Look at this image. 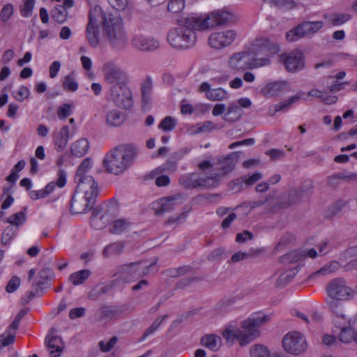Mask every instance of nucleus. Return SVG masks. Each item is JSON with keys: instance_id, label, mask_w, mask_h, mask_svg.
Masks as SVG:
<instances>
[{"instance_id": "46", "label": "nucleus", "mask_w": 357, "mask_h": 357, "mask_svg": "<svg viewBox=\"0 0 357 357\" xmlns=\"http://www.w3.org/2000/svg\"><path fill=\"white\" fill-rule=\"evenodd\" d=\"M296 275V270L289 269L280 275L278 278L277 284L278 286L284 287L291 281Z\"/></svg>"}, {"instance_id": "31", "label": "nucleus", "mask_w": 357, "mask_h": 357, "mask_svg": "<svg viewBox=\"0 0 357 357\" xmlns=\"http://www.w3.org/2000/svg\"><path fill=\"white\" fill-rule=\"evenodd\" d=\"M153 82L151 77H148L141 84L142 103L144 106L151 105L152 100Z\"/></svg>"}, {"instance_id": "11", "label": "nucleus", "mask_w": 357, "mask_h": 357, "mask_svg": "<svg viewBox=\"0 0 357 357\" xmlns=\"http://www.w3.org/2000/svg\"><path fill=\"white\" fill-rule=\"evenodd\" d=\"M110 96L115 105L120 108L128 109L132 106V92L128 84L111 86Z\"/></svg>"}, {"instance_id": "3", "label": "nucleus", "mask_w": 357, "mask_h": 357, "mask_svg": "<svg viewBox=\"0 0 357 357\" xmlns=\"http://www.w3.org/2000/svg\"><path fill=\"white\" fill-rule=\"evenodd\" d=\"M280 52V44L266 37L256 38L249 49V52L253 55L255 61V66L259 68L271 65V59Z\"/></svg>"}, {"instance_id": "45", "label": "nucleus", "mask_w": 357, "mask_h": 357, "mask_svg": "<svg viewBox=\"0 0 357 357\" xmlns=\"http://www.w3.org/2000/svg\"><path fill=\"white\" fill-rule=\"evenodd\" d=\"M206 98L212 101H220L228 98V93L222 88L212 89L208 92Z\"/></svg>"}, {"instance_id": "21", "label": "nucleus", "mask_w": 357, "mask_h": 357, "mask_svg": "<svg viewBox=\"0 0 357 357\" xmlns=\"http://www.w3.org/2000/svg\"><path fill=\"white\" fill-rule=\"evenodd\" d=\"M291 91L290 84L287 81H276L267 84L263 89V94L268 98L278 96L281 93Z\"/></svg>"}, {"instance_id": "50", "label": "nucleus", "mask_w": 357, "mask_h": 357, "mask_svg": "<svg viewBox=\"0 0 357 357\" xmlns=\"http://www.w3.org/2000/svg\"><path fill=\"white\" fill-rule=\"evenodd\" d=\"M185 8V0H169L167 10L172 13H178Z\"/></svg>"}, {"instance_id": "58", "label": "nucleus", "mask_w": 357, "mask_h": 357, "mask_svg": "<svg viewBox=\"0 0 357 357\" xmlns=\"http://www.w3.org/2000/svg\"><path fill=\"white\" fill-rule=\"evenodd\" d=\"M339 263L337 261H331L328 264L325 265L324 267L320 268L319 271H316L314 275H328L331 273L335 272L336 270L339 268Z\"/></svg>"}, {"instance_id": "27", "label": "nucleus", "mask_w": 357, "mask_h": 357, "mask_svg": "<svg viewBox=\"0 0 357 357\" xmlns=\"http://www.w3.org/2000/svg\"><path fill=\"white\" fill-rule=\"evenodd\" d=\"M94 204L95 203H90L84 195L81 201H78L75 197H73L70 208L74 214H82L90 210Z\"/></svg>"}, {"instance_id": "2", "label": "nucleus", "mask_w": 357, "mask_h": 357, "mask_svg": "<svg viewBox=\"0 0 357 357\" xmlns=\"http://www.w3.org/2000/svg\"><path fill=\"white\" fill-rule=\"evenodd\" d=\"M139 153V148L133 144H119L105 155L103 166L108 173L121 174L132 167Z\"/></svg>"}, {"instance_id": "62", "label": "nucleus", "mask_w": 357, "mask_h": 357, "mask_svg": "<svg viewBox=\"0 0 357 357\" xmlns=\"http://www.w3.org/2000/svg\"><path fill=\"white\" fill-rule=\"evenodd\" d=\"M20 282L21 280L18 276H13L6 286V291L9 294L15 292L20 287Z\"/></svg>"}, {"instance_id": "19", "label": "nucleus", "mask_w": 357, "mask_h": 357, "mask_svg": "<svg viewBox=\"0 0 357 357\" xmlns=\"http://www.w3.org/2000/svg\"><path fill=\"white\" fill-rule=\"evenodd\" d=\"M178 195L160 198L151 204V208L158 216L174 210Z\"/></svg>"}, {"instance_id": "23", "label": "nucleus", "mask_w": 357, "mask_h": 357, "mask_svg": "<svg viewBox=\"0 0 357 357\" xmlns=\"http://www.w3.org/2000/svg\"><path fill=\"white\" fill-rule=\"evenodd\" d=\"M74 0H64L63 5H58L51 10L52 19L59 24L65 22L68 18V9L74 6Z\"/></svg>"}, {"instance_id": "48", "label": "nucleus", "mask_w": 357, "mask_h": 357, "mask_svg": "<svg viewBox=\"0 0 357 357\" xmlns=\"http://www.w3.org/2000/svg\"><path fill=\"white\" fill-rule=\"evenodd\" d=\"M63 87L68 91L74 92L78 89V83L76 82L73 74H70L64 77Z\"/></svg>"}, {"instance_id": "7", "label": "nucleus", "mask_w": 357, "mask_h": 357, "mask_svg": "<svg viewBox=\"0 0 357 357\" xmlns=\"http://www.w3.org/2000/svg\"><path fill=\"white\" fill-rule=\"evenodd\" d=\"M102 73L105 82L112 84V86H119L128 83V73L112 61H107L103 64Z\"/></svg>"}, {"instance_id": "49", "label": "nucleus", "mask_w": 357, "mask_h": 357, "mask_svg": "<svg viewBox=\"0 0 357 357\" xmlns=\"http://www.w3.org/2000/svg\"><path fill=\"white\" fill-rule=\"evenodd\" d=\"M251 357H269V351L266 347L255 344L250 349Z\"/></svg>"}, {"instance_id": "22", "label": "nucleus", "mask_w": 357, "mask_h": 357, "mask_svg": "<svg viewBox=\"0 0 357 357\" xmlns=\"http://www.w3.org/2000/svg\"><path fill=\"white\" fill-rule=\"evenodd\" d=\"M132 45L142 51H153L159 47V42L151 37L137 35L132 39Z\"/></svg>"}, {"instance_id": "8", "label": "nucleus", "mask_w": 357, "mask_h": 357, "mask_svg": "<svg viewBox=\"0 0 357 357\" xmlns=\"http://www.w3.org/2000/svg\"><path fill=\"white\" fill-rule=\"evenodd\" d=\"M237 32L234 29H222L211 33L208 38V45L217 50L231 46L237 38Z\"/></svg>"}, {"instance_id": "28", "label": "nucleus", "mask_w": 357, "mask_h": 357, "mask_svg": "<svg viewBox=\"0 0 357 357\" xmlns=\"http://www.w3.org/2000/svg\"><path fill=\"white\" fill-rule=\"evenodd\" d=\"M46 344L51 357H59L63 351V342L61 337L52 336L46 337Z\"/></svg>"}, {"instance_id": "39", "label": "nucleus", "mask_w": 357, "mask_h": 357, "mask_svg": "<svg viewBox=\"0 0 357 357\" xmlns=\"http://www.w3.org/2000/svg\"><path fill=\"white\" fill-rule=\"evenodd\" d=\"M91 275L89 269H83L72 273L69 277V280L75 286L82 284Z\"/></svg>"}, {"instance_id": "51", "label": "nucleus", "mask_w": 357, "mask_h": 357, "mask_svg": "<svg viewBox=\"0 0 357 357\" xmlns=\"http://www.w3.org/2000/svg\"><path fill=\"white\" fill-rule=\"evenodd\" d=\"M129 223L122 219H119L113 222L110 231L112 234H119L124 231L128 227Z\"/></svg>"}, {"instance_id": "4", "label": "nucleus", "mask_w": 357, "mask_h": 357, "mask_svg": "<svg viewBox=\"0 0 357 357\" xmlns=\"http://www.w3.org/2000/svg\"><path fill=\"white\" fill-rule=\"evenodd\" d=\"M91 167V160L84 159L78 167L75 181L77 183L76 190L83 192L90 203H96L98 195V186L93 177L88 174Z\"/></svg>"}, {"instance_id": "44", "label": "nucleus", "mask_w": 357, "mask_h": 357, "mask_svg": "<svg viewBox=\"0 0 357 357\" xmlns=\"http://www.w3.org/2000/svg\"><path fill=\"white\" fill-rule=\"evenodd\" d=\"M36 0H23L22 4L20 5V13L23 17H30L34 9Z\"/></svg>"}, {"instance_id": "64", "label": "nucleus", "mask_w": 357, "mask_h": 357, "mask_svg": "<svg viewBox=\"0 0 357 357\" xmlns=\"http://www.w3.org/2000/svg\"><path fill=\"white\" fill-rule=\"evenodd\" d=\"M117 340V337L116 336H113L107 343H105L103 341H100L98 343V345L102 351L108 352L113 349L114 345L116 344Z\"/></svg>"}, {"instance_id": "55", "label": "nucleus", "mask_w": 357, "mask_h": 357, "mask_svg": "<svg viewBox=\"0 0 357 357\" xmlns=\"http://www.w3.org/2000/svg\"><path fill=\"white\" fill-rule=\"evenodd\" d=\"M178 159V158H176V160L169 159L165 163L161 165L158 169L160 172H167L169 174L175 172L178 168L176 162V160Z\"/></svg>"}, {"instance_id": "52", "label": "nucleus", "mask_w": 357, "mask_h": 357, "mask_svg": "<svg viewBox=\"0 0 357 357\" xmlns=\"http://www.w3.org/2000/svg\"><path fill=\"white\" fill-rule=\"evenodd\" d=\"M303 23L307 35L317 33L324 26V22L322 21L305 22Z\"/></svg>"}, {"instance_id": "5", "label": "nucleus", "mask_w": 357, "mask_h": 357, "mask_svg": "<svg viewBox=\"0 0 357 357\" xmlns=\"http://www.w3.org/2000/svg\"><path fill=\"white\" fill-rule=\"evenodd\" d=\"M220 174L204 176L200 172L185 173L178 179L179 185L186 190L216 188L220 185Z\"/></svg>"}, {"instance_id": "26", "label": "nucleus", "mask_w": 357, "mask_h": 357, "mask_svg": "<svg viewBox=\"0 0 357 357\" xmlns=\"http://www.w3.org/2000/svg\"><path fill=\"white\" fill-rule=\"evenodd\" d=\"M238 155L236 152H233L222 159H218V164L222 165L220 170L222 173H218L217 174H220V178L231 172L235 168L238 160Z\"/></svg>"}, {"instance_id": "56", "label": "nucleus", "mask_w": 357, "mask_h": 357, "mask_svg": "<svg viewBox=\"0 0 357 357\" xmlns=\"http://www.w3.org/2000/svg\"><path fill=\"white\" fill-rule=\"evenodd\" d=\"M14 13V8L11 3H7L3 6L0 12V20L3 22H8Z\"/></svg>"}, {"instance_id": "33", "label": "nucleus", "mask_w": 357, "mask_h": 357, "mask_svg": "<svg viewBox=\"0 0 357 357\" xmlns=\"http://www.w3.org/2000/svg\"><path fill=\"white\" fill-rule=\"evenodd\" d=\"M200 342L202 345L215 351L220 347L221 338L215 334L205 335L201 338Z\"/></svg>"}, {"instance_id": "20", "label": "nucleus", "mask_w": 357, "mask_h": 357, "mask_svg": "<svg viewBox=\"0 0 357 357\" xmlns=\"http://www.w3.org/2000/svg\"><path fill=\"white\" fill-rule=\"evenodd\" d=\"M208 14L211 28L221 26L231 22L233 20V14L225 9H218Z\"/></svg>"}, {"instance_id": "63", "label": "nucleus", "mask_w": 357, "mask_h": 357, "mask_svg": "<svg viewBox=\"0 0 357 357\" xmlns=\"http://www.w3.org/2000/svg\"><path fill=\"white\" fill-rule=\"evenodd\" d=\"M43 291L38 287L33 288V290L28 291L22 298V302L24 304H28L33 298L37 296H40Z\"/></svg>"}, {"instance_id": "16", "label": "nucleus", "mask_w": 357, "mask_h": 357, "mask_svg": "<svg viewBox=\"0 0 357 357\" xmlns=\"http://www.w3.org/2000/svg\"><path fill=\"white\" fill-rule=\"evenodd\" d=\"M269 321L267 315L257 314L243 321L241 327L246 331L250 339L252 341L258 335V328Z\"/></svg>"}, {"instance_id": "24", "label": "nucleus", "mask_w": 357, "mask_h": 357, "mask_svg": "<svg viewBox=\"0 0 357 357\" xmlns=\"http://www.w3.org/2000/svg\"><path fill=\"white\" fill-rule=\"evenodd\" d=\"M222 337L227 341L233 342L234 340L239 342L241 346L248 344L251 342L249 335H248L245 330L241 331L240 329L232 330L231 328H226L222 332Z\"/></svg>"}, {"instance_id": "36", "label": "nucleus", "mask_w": 357, "mask_h": 357, "mask_svg": "<svg viewBox=\"0 0 357 357\" xmlns=\"http://www.w3.org/2000/svg\"><path fill=\"white\" fill-rule=\"evenodd\" d=\"M307 35L304 23L298 24L286 33V39L288 41H296L301 38Z\"/></svg>"}, {"instance_id": "34", "label": "nucleus", "mask_w": 357, "mask_h": 357, "mask_svg": "<svg viewBox=\"0 0 357 357\" xmlns=\"http://www.w3.org/2000/svg\"><path fill=\"white\" fill-rule=\"evenodd\" d=\"M89 148V143L85 138H82L74 142L70 147L72 153L77 157L85 155Z\"/></svg>"}, {"instance_id": "1", "label": "nucleus", "mask_w": 357, "mask_h": 357, "mask_svg": "<svg viewBox=\"0 0 357 357\" xmlns=\"http://www.w3.org/2000/svg\"><path fill=\"white\" fill-rule=\"evenodd\" d=\"M98 23L114 48L122 50L126 47L127 38L120 15L105 12L100 6H96L89 11L86 26V38L92 47H97L100 43Z\"/></svg>"}, {"instance_id": "47", "label": "nucleus", "mask_w": 357, "mask_h": 357, "mask_svg": "<svg viewBox=\"0 0 357 357\" xmlns=\"http://www.w3.org/2000/svg\"><path fill=\"white\" fill-rule=\"evenodd\" d=\"M333 321L335 326L340 329L351 326V321L347 319L344 311L342 313L334 315Z\"/></svg>"}, {"instance_id": "30", "label": "nucleus", "mask_w": 357, "mask_h": 357, "mask_svg": "<svg viewBox=\"0 0 357 357\" xmlns=\"http://www.w3.org/2000/svg\"><path fill=\"white\" fill-rule=\"evenodd\" d=\"M323 17L328 24L334 26H340L351 19L348 13H324Z\"/></svg>"}, {"instance_id": "25", "label": "nucleus", "mask_w": 357, "mask_h": 357, "mask_svg": "<svg viewBox=\"0 0 357 357\" xmlns=\"http://www.w3.org/2000/svg\"><path fill=\"white\" fill-rule=\"evenodd\" d=\"M70 128L68 126H63L59 131L53 132V142L54 148L57 151L64 150L69 139Z\"/></svg>"}, {"instance_id": "40", "label": "nucleus", "mask_w": 357, "mask_h": 357, "mask_svg": "<svg viewBox=\"0 0 357 357\" xmlns=\"http://www.w3.org/2000/svg\"><path fill=\"white\" fill-rule=\"evenodd\" d=\"M124 247L125 245L122 242L111 243L104 248L102 255L105 257H108L112 255H119L123 251Z\"/></svg>"}, {"instance_id": "43", "label": "nucleus", "mask_w": 357, "mask_h": 357, "mask_svg": "<svg viewBox=\"0 0 357 357\" xmlns=\"http://www.w3.org/2000/svg\"><path fill=\"white\" fill-rule=\"evenodd\" d=\"M18 232V229L8 226L3 231L1 236V243L3 245H8Z\"/></svg>"}, {"instance_id": "42", "label": "nucleus", "mask_w": 357, "mask_h": 357, "mask_svg": "<svg viewBox=\"0 0 357 357\" xmlns=\"http://www.w3.org/2000/svg\"><path fill=\"white\" fill-rule=\"evenodd\" d=\"M49 271L46 269L41 270L37 277L35 279V281L32 284V288L38 287L40 289H42L47 284H48L49 282L51 280L50 276L48 275Z\"/></svg>"}, {"instance_id": "35", "label": "nucleus", "mask_w": 357, "mask_h": 357, "mask_svg": "<svg viewBox=\"0 0 357 357\" xmlns=\"http://www.w3.org/2000/svg\"><path fill=\"white\" fill-rule=\"evenodd\" d=\"M303 95H305L304 92L299 91L296 95L290 97L287 100L278 103L275 106V111L273 114L280 111L287 110L293 103H294L295 102L298 101L300 99L303 98L304 100H307L306 98H304L303 96Z\"/></svg>"}, {"instance_id": "37", "label": "nucleus", "mask_w": 357, "mask_h": 357, "mask_svg": "<svg viewBox=\"0 0 357 357\" xmlns=\"http://www.w3.org/2000/svg\"><path fill=\"white\" fill-rule=\"evenodd\" d=\"M26 221V215L25 211H19L10 215L6 220L12 227L17 229L22 226Z\"/></svg>"}, {"instance_id": "32", "label": "nucleus", "mask_w": 357, "mask_h": 357, "mask_svg": "<svg viewBox=\"0 0 357 357\" xmlns=\"http://www.w3.org/2000/svg\"><path fill=\"white\" fill-rule=\"evenodd\" d=\"M242 109L237 105L236 102L231 103L227 109H226V112L224 115V119L228 122H236L243 115Z\"/></svg>"}, {"instance_id": "61", "label": "nucleus", "mask_w": 357, "mask_h": 357, "mask_svg": "<svg viewBox=\"0 0 357 357\" xmlns=\"http://www.w3.org/2000/svg\"><path fill=\"white\" fill-rule=\"evenodd\" d=\"M72 114V105L68 103L61 105L57 109V116L59 119H67Z\"/></svg>"}, {"instance_id": "15", "label": "nucleus", "mask_w": 357, "mask_h": 357, "mask_svg": "<svg viewBox=\"0 0 357 357\" xmlns=\"http://www.w3.org/2000/svg\"><path fill=\"white\" fill-rule=\"evenodd\" d=\"M279 57L289 72H296L304 68L303 56L301 52L282 54Z\"/></svg>"}, {"instance_id": "6", "label": "nucleus", "mask_w": 357, "mask_h": 357, "mask_svg": "<svg viewBox=\"0 0 357 357\" xmlns=\"http://www.w3.org/2000/svg\"><path fill=\"white\" fill-rule=\"evenodd\" d=\"M167 41L175 49L187 50L195 45L197 33L185 25L180 26L169 31Z\"/></svg>"}, {"instance_id": "29", "label": "nucleus", "mask_w": 357, "mask_h": 357, "mask_svg": "<svg viewBox=\"0 0 357 357\" xmlns=\"http://www.w3.org/2000/svg\"><path fill=\"white\" fill-rule=\"evenodd\" d=\"M123 309L121 306L107 305L100 309V317L103 320L118 319L123 314Z\"/></svg>"}, {"instance_id": "18", "label": "nucleus", "mask_w": 357, "mask_h": 357, "mask_svg": "<svg viewBox=\"0 0 357 357\" xmlns=\"http://www.w3.org/2000/svg\"><path fill=\"white\" fill-rule=\"evenodd\" d=\"M20 312L9 325L8 329L0 335V349L13 344L15 341L16 331L20 326V321L23 314Z\"/></svg>"}, {"instance_id": "14", "label": "nucleus", "mask_w": 357, "mask_h": 357, "mask_svg": "<svg viewBox=\"0 0 357 357\" xmlns=\"http://www.w3.org/2000/svg\"><path fill=\"white\" fill-rule=\"evenodd\" d=\"M249 52H241L233 54L229 59L230 66L235 70L243 71L248 69H254L259 68L254 66L255 61L253 57L250 59Z\"/></svg>"}, {"instance_id": "9", "label": "nucleus", "mask_w": 357, "mask_h": 357, "mask_svg": "<svg viewBox=\"0 0 357 357\" xmlns=\"http://www.w3.org/2000/svg\"><path fill=\"white\" fill-rule=\"evenodd\" d=\"M282 346L286 351L294 355L305 352L307 348L305 337L296 331L289 333L283 337Z\"/></svg>"}, {"instance_id": "54", "label": "nucleus", "mask_w": 357, "mask_h": 357, "mask_svg": "<svg viewBox=\"0 0 357 357\" xmlns=\"http://www.w3.org/2000/svg\"><path fill=\"white\" fill-rule=\"evenodd\" d=\"M271 2L275 6L286 10H292L297 6L295 0H271Z\"/></svg>"}, {"instance_id": "41", "label": "nucleus", "mask_w": 357, "mask_h": 357, "mask_svg": "<svg viewBox=\"0 0 357 357\" xmlns=\"http://www.w3.org/2000/svg\"><path fill=\"white\" fill-rule=\"evenodd\" d=\"M339 340L344 343H349L354 340L357 343V332L355 333L351 326L344 327L340 329Z\"/></svg>"}, {"instance_id": "60", "label": "nucleus", "mask_w": 357, "mask_h": 357, "mask_svg": "<svg viewBox=\"0 0 357 357\" xmlns=\"http://www.w3.org/2000/svg\"><path fill=\"white\" fill-rule=\"evenodd\" d=\"M176 121L172 116L165 117L160 123L159 128L168 132L172 130L176 127Z\"/></svg>"}, {"instance_id": "38", "label": "nucleus", "mask_w": 357, "mask_h": 357, "mask_svg": "<svg viewBox=\"0 0 357 357\" xmlns=\"http://www.w3.org/2000/svg\"><path fill=\"white\" fill-rule=\"evenodd\" d=\"M123 121L121 112L118 109H112L107 113L106 122L109 126H119L122 123Z\"/></svg>"}, {"instance_id": "59", "label": "nucleus", "mask_w": 357, "mask_h": 357, "mask_svg": "<svg viewBox=\"0 0 357 357\" xmlns=\"http://www.w3.org/2000/svg\"><path fill=\"white\" fill-rule=\"evenodd\" d=\"M29 89L24 85L20 86L17 91L13 93L14 98L19 102H23L29 98Z\"/></svg>"}, {"instance_id": "17", "label": "nucleus", "mask_w": 357, "mask_h": 357, "mask_svg": "<svg viewBox=\"0 0 357 357\" xmlns=\"http://www.w3.org/2000/svg\"><path fill=\"white\" fill-rule=\"evenodd\" d=\"M184 25L194 31L211 29L208 14L190 13L184 19Z\"/></svg>"}, {"instance_id": "57", "label": "nucleus", "mask_w": 357, "mask_h": 357, "mask_svg": "<svg viewBox=\"0 0 357 357\" xmlns=\"http://www.w3.org/2000/svg\"><path fill=\"white\" fill-rule=\"evenodd\" d=\"M340 301V300L337 298H333L330 297L326 301L330 310L334 314V315L342 313V312L344 311Z\"/></svg>"}, {"instance_id": "53", "label": "nucleus", "mask_w": 357, "mask_h": 357, "mask_svg": "<svg viewBox=\"0 0 357 357\" xmlns=\"http://www.w3.org/2000/svg\"><path fill=\"white\" fill-rule=\"evenodd\" d=\"M168 315L165 314L161 317L156 319L155 321L153 323V324L145 331L142 339L144 340L148 336L154 333L158 329L162 322L165 321Z\"/></svg>"}, {"instance_id": "12", "label": "nucleus", "mask_w": 357, "mask_h": 357, "mask_svg": "<svg viewBox=\"0 0 357 357\" xmlns=\"http://www.w3.org/2000/svg\"><path fill=\"white\" fill-rule=\"evenodd\" d=\"M326 291L328 297L339 300H349L351 287L342 278L331 280L327 284Z\"/></svg>"}, {"instance_id": "10", "label": "nucleus", "mask_w": 357, "mask_h": 357, "mask_svg": "<svg viewBox=\"0 0 357 357\" xmlns=\"http://www.w3.org/2000/svg\"><path fill=\"white\" fill-rule=\"evenodd\" d=\"M154 266V264H151L146 266H142L141 262L126 264L122 267L119 275L125 282H129L146 275L149 273L150 268Z\"/></svg>"}, {"instance_id": "13", "label": "nucleus", "mask_w": 357, "mask_h": 357, "mask_svg": "<svg viewBox=\"0 0 357 357\" xmlns=\"http://www.w3.org/2000/svg\"><path fill=\"white\" fill-rule=\"evenodd\" d=\"M57 180L56 183L51 181L41 190H33L30 192V197L33 200H37L41 198H45L51 194L56 186L59 188H63L66 184V173L63 169H59L57 172Z\"/></svg>"}]
</instances>
